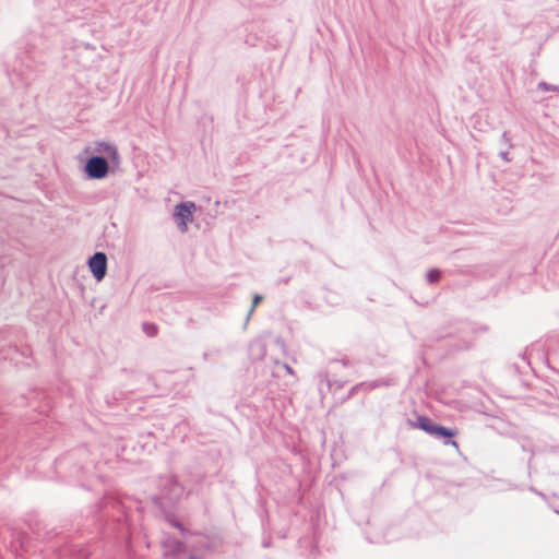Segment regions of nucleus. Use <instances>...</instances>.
Wrapping results in <instances>:
<instances>
[{"mask_svg": "<svg viewBox=\"0 0 559 559\" xmlns=\"http://www.w3.org/2000/svg\"><path fill=\"white\" fill-rule=\"evenodd\" d=\"M84 171L90 179H103L109 171V164L103 156H92L86 160Z\"/></svg>", "mask_w": 559, "mask_h": 559, "instance_id": "f257e3e1", "label": "nucleus"}, {"mask_svg": "<svg viewBox=\"0 0 559 559\" xmlns=\"http://www.w3.org/2000/svg\"><path fill=\"white\" fill-rule=\"evenodd\" d=\"M195 205L193 202H182L176 205L174 211V217L177 223V227L181 233H186L188 230V223L193 219V210Z\"/></svg>", "mask_w": 559, "mask_h": 559, "instance_id": "f03ea898", "label": "nucleus"}, {"mask_svg": "<svg viewBox=\"0 0 559 559\" xmlns=\"http://www.w3.org/2000/svg\"><path fill=\"white\" fill-rule=\"evenodd\" d=\"M88 267L97 281H102L107 272V257L104 252H95L88 260Z\"/></svg>", "mask_w": 559, "mask_h": 559, "instance_id": "7ed1b4c3", "label": "nucleus"}, {"mask_svg": "<svg viewBox=\"0 0 559 559\" xmlns=\"http://www.w3.org/2000/svg\"><path fill=\"white\" fill-rule=\"evenodd\" d=\"M96 151L105 154L112 162H119V153L117 147L114 144L107 142H98L96 146Z\"/></svg>", "mask_w": 559, "mask_h": 559, "instance_id": "20e7f679", "label": "nucleus"}, {"mask_svg": "<svg viewBox=\"0 0 559 559\" xmlns=\"http://www.w3.org/2000/svg\"><path fill=\"white\" fill-rule=\"evenodd\" d=\"M455 433L456 430L438 425L433 436L444 438V444H451L455 448H459L457 442L452 439L455 436Z\"/></svg>", "mask_w": 559, "mask_h": 559, "instance_id": "39448f33", "label": "nucleus"}, {"mask_svg": "<svg viewBox=\"0 0 559 559\" xmlns=\"http://www.w3.org/2000/svg\"><path fill=\"white\" fill-rule=\"evenodd\" d=\"M183 493L182 486L175 479H169V488L165 492V498L169 501L178 500Z\"/></svg>", "mask_w": 559, "mask_h": 559, "instance_id": "423d86ee", "label": "nucleus"}, {"mask_svg": "<svg viewBox=\"0 0 559 559\" xmlns=\"http://www.w3.org/2000/svg\"><path fill=\"white\" fill-rule=\"evenodd\" d=\"M417 426L431 436L435 435L436 429L438 427L437 424H435L431 419L425 416H420L417 418Z\"/></svg>", "mask_w": 559, "mask_h": 559, "instance_id": "0eeeda50", "label": "nucleus"}, {"mask_svg": "<svg viewBox=\"0 0 559 559\" xmlns=\"http://www.w3.org/2000/svg\"><path fill=\"white\" fill-rule=\"evenodd\" d=\"M250 352L253 358L260 359L263 358L266 354L265 344L261 341H254L250 345Z\"/></svg>", "mask_w": 559, "mask_h": 559, "instance_id": "6e6552de", "label": "nucleus"}, {"mask_svg": "<svg viewBox=\"0 0 559 559\" xmlns=\"http://www.w3.org/2000/svg\"><path fill=\"white\" fill-rule=\"evenodd\" d=\"M441 271L439 269H431L426 274V280L429 284H436L441 278Z\"/></svg>", "mask_w": 559, "mask_h": 559, "instance_id": "1a4fd4ad", "label": "nucleus"}, {"mask_svg": "<svg viewBox=\"0 0 559 559\" xmlns=\"http://www.w3.org/2000/svg\"><path fill=\"white\" fill-rule=\"evenodd\" d=\"M538 88L539 90H543V91H552V92H559V86L557 85H551V84H548L546 82H540L538 84Z\"/></svg>", "mask_w": 559, "mask_h": 559, "instance_id": "9d476101", "label": "nucleus"}, {"mask_svg": "<svg viewBox=\"0 0 559 559\" xmlns=\"http://www.w3.org/2000/svg\"><path fill=\"white\" fill-rule=\"evenodd\" d=\"M262 300V296L261 295H254L253 296V301H252V306L249 310V313H248V318L253 313L254 311V308L255 306Z\"/></svg>", "mask_w": 559, "mask_h": 559, "instance_id": "9b49d317", "label": "nucleus"}, {"mask_svg": "<svg viewBox=\"0 0 559 559\" xmlns=\"http://www.w3.org/2000/svg\"><path fill=\"white\" fill-rule=\"evenodd\" d=\"M144 330L151 336L155 335V333H156V328L154 325L144 324Z\"/></svg>", "mask_w": 559, "mask_h": 559, "instance_id": "f8f14e48", "label": "nucleus"}, {"mask_svg": "<svg viewBox=\"0 0 559 559\" xmlns=\"http://www.w3.org/2000/svg\"><path fill=\"white\" fill-rule=\"evenodd\" d=\"M501 142H503L507 146L511 147L512 144H511V141L508 136V133L507 132H503L502 135H501Z\"/></svg>", "mask_w": 559, "mask_h": 559, "instance_id": "ddd939ff", "label": "nucleus"}, {"mask_svg": "<svg viewBox=\"0 0 559 559\" xmlns=\"http://www.w3.org/2000/svg\"><path fill=\"white\" fill-rule=\"evenodd\" d=\"M499 155L504 162H510L509 153L507 151L500 152Z\"/></svg>", "mask_w": 559, "mask_h": 559, "instance_id": "4468645a", "label": "nucleus"}, {"mask_svg": "<svg viewBox=\"0 0 559 559\" xmlns=\"http://www.w3.org/2000/svg\"><path fill=\"white\" fill-rule=\"evenodd\" d=\"M282 367L286 370L287 373L294 374L293 368L287 364H282Z\"/></svg>", "mask_w": 559, "mask_h": 559, "instance_id": "2eb2a0df", "label": "nucleus"}, {"mask_svg": "<svg viewBox=\"0 0 559 559\" xmlns=\"http://www.w3.org/2000/svg\"><path fill=\"white\" fill-rule=\"evenodd\" d=\"M364 385H366V384L365 383H360V384H357V385L353 386L348 396L353 395L359 388H361Z\"/></svg>", "mask_w": 559, "mask_h": 559, "instance_id": "dca6fc26", "label": "nucleus"}, {"mask_svg": "<svg viewBox=\"0 0 559 559\" xmlns=\"http://www.w3.org/2000/svg\"><path fill=\"white\" fill-rule=\"evenodd\" d=\"M368 386H369V388H374L376 385H374V384H372V383H369V384H368Z\"/></svg>", "mask_w": 559, "mask_h": 559, "instance_id": "f3484780", "label": "nucleus"}]
</instances>
